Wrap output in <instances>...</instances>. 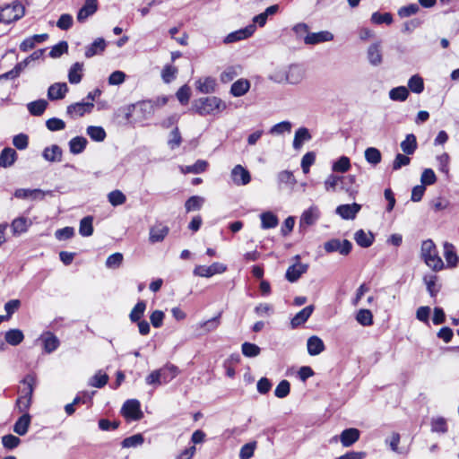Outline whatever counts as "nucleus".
Segmentation results:
<instances>
[{
    "label": "nucleus",
    "instance_id": "nucleus-1",
    "mask_svg": "<svg viewBox=\"0 0 459 459\" xmlns=\"http://www.w3.org/2000/svg\"><path fill=\"white\" fill-rule=\"evenodd\" d=\"M193 108L200 116L216 115L227 108L226 103L216 96L204 97L196 100Z\"/></svg>",
    "mask_w": 459,
    "mask_h": 459
},
{
    "label": "nucleus",
    "instance_id": "nucleus-2",
    "mask_svg": "<svg viewBox=\"0 0 459 459\" xmlns=\"http://www.w3.org/2000/svg\"><path fill=\"white\" fill-rule=\"evenodd\" d=\"M37 383L34 374L27 375L22 381V387L20 389V396L16 401V406L21 412L28 413L27 411L30 407L32 394Z\"/></svg>",
    "mask_w": 459,
    "mask_h": 459
},
{
    "label": "nucleus",
    "instance_id": "nucleus-3",
    "mask_svg": "<svg viewBox=\"0 0 459 459\" xmlns=\"http://www.w3.org/2000/svg\"><path fill=\"white\" fill-rule=\"evenodd\" d=\"M421 256L426 264L433 271H441L445 266L441 257L438 255L437 247L431 239L422 242Z\"/></svg>",
    "mask_w": 459,
    "mask_h": 459
},
{
    "label": "nucleus",
    "instance_id": "nucleus-4",
    "mask_svg": "<svg viewBox=\"0 0 459 459\" xmlns=\"http://www.w3.org/2000/svg\"><path fill=\"white\" fill-rule=\"evenodd\" d=\"M25 13L24 6L18 1L0 7V22L10 23L21 19Z\"/></svg>",
    "mask_w": 459,
    "mask_h": 459
},
{
    "label": "nucleus",
    "instance_id": "nucleus-5",
    "mask_svg": "<svg viewBox=\"0 0 459 459\" xmlns=\"http://www.w3.org/2000/svg\"><path fill=\"white\" fill-rule=\"evenodd\" d=\"M227 271V265L215 262L211 265H196L193 271L194 275L199 277L210 278L215 274H221Z\"/></svg>",
    "mask_w": 459,
    "mask_h": 459
},
{
    "label": "nucleus",
    "instance_id": "nucleus-6",
    "mask_svg": "<svg viewBox=\"0 0 459 459\" xmlns=\"http://www.w3.org/2000/svg\"><path fill=\"white\" fill-rule=\"evenodd\" d=\"M324 248L326 253L338 252L342 255H347L351 251L352 244L347 239L332 238L324 244Z\"/></svg>",
    "mask_w": 459,
    "mask_h": 459
},
{
    "label": "nucleus",
    "instance_id": "nucleus-7",
    "mask_svg": "<svg viewBox=\"0 0 459 459\" xmlns=\"http://www.w3.org/2000/svg\"><path fill=\"white\" fill-rule=\"evenodd\" d=\"M94 108V104L92 102H76L69 105L66 108V114L71 118L81 117L85 114H90Z\"/></svg>",
    "mask_w": 459,
    "mask_h": 459
},
{
    "label": "nucleus",
    "instance_id": "nucleus-8",
    "mask_svg": "<svg viewBox=\"0 0 459 459\" xmlns=\"http://www.w3.org/2000/svg\"><path fill=\"white\" fill-rule=\"evenodd\" d=\"M305 79V70L299 65H290L286 68V83L298 85Z\"/></svg>",
    "mask_w": 459,
    "mask_h": 459
},
{
    "label": "nucleus",
    "instance_id": "nucleus-9",
    "mask_svg": "<svg viewBox=\"0 0 459 459\" xmlns=\"http://www.w3.org/2000/svg\"><path fill=\"white\" fill-rule=\"evenodd\" d=\"M230 178L236 186H246L251 181L249 171L239 164L231 169Z\"/></svg>",
    "mask_w": 459,
    "mask_h": 459
},
{
    "label": "nucleus",
    "instance_id": "nucleus-10",
    "mask_svg": "<svg viewBox=\"0 0 459 459\" xmlns=\"http://www.w3.org/2000/svg\"><path fill=\"white\" fill-rule=\"evenodd\" d=\"M122 413L126 419L138 420L142 419L143 412L140 408V403L137 400H128L122 407Z\"/></svg>",
    "mask_w": 459,
    "mask_h": 459
},
{
    "label": "nucleus",
    "instance_id": "nucleus-11",
    "mask_svg": "<svg viewBox=\"0 0 459 459\" xmlns=\"http://www.w3.org/2000/svg\"><path fill=\"white\" fill-rule=\"evenodd\" d=\"M367 57L369 64L373 66H379L383 63L381 41H376L368 48Z\"/></svg>",
    "mask_w": 459,
    "mask_h": 459
},
{
    "label": "nucleus",
    "instance_id": "nucleus-12",
    "mask_svg": "<svg viewBox=\"0 0 459 459\" xmlns=\"http://www.w3.org/2000/svg\"><path fill=\"white\" fill-rule=\"evenodd\" d=\"M333 34L328 30L307 33L304 37V43L307 45H316L323 42L332 41Z\"/></svg>",
    "mask_w": 459,
    "mask_h": 459
},
{
    "label": "nucleus",
    "instance_id": "nucleus-13",
    "mask_svg": "<svg viewBox=\"0 0 459 459\" xmlns=\"http://www.w3.org/2000/svg\"><path fill=\"white\" fill-rule=\"evenodd\" d=\"M255 30V25L250 24L244 29L233 31L226 36L224 43L230 44L249 38Z\"/></svg>",
    "mask_w": 459,
    "mask_h": 459
},
{
    "label": "nucleus",
    "instance_id": "nucleus-14",
    "mask_svg": "<svg viewBox=\"0 0 459 459\" xmlns=\"http://www.w3.org/2000/svg\"><path fill=\"white\" fill-rule=\"evenodd\" d=\"M98 10V0H85L82 7L78 11L77 21L84 22L90 16L93 15Z\"/></svg>",
    "mask_w": 459,
    "mask_h": 459
},
{
    "label": "nucleus",
    "instance_id": "nucleus-15",
    "mask_svg": "<svg viewBox=\"0 0 459 459\" xmlns=\"http://www.w3.org/2000/svg\"><path fill=\"white\" fill-rule=\"evenodd\" d=\"M220 317H221V314H219L218 316H216L209 320L196 324L195 325V328L197 331L198 334L204 335L211 332L215 331L221 324Z\"/></svg>",
    "mask_w": 459,
    "mask_h": 459
},
{
    "label": "nucleus",
    "instance_id": "nucleus-16",
    "mask_svg": "<svg viewBox=\"0 0 459 459\" xmlns=\"http://www.w3.org/2000/svg\"><path fill=\"white\" fill-rule=\"evenodd\" d=\"M169 229L162 223H157L151 227L149 233V241L151 243L161 242L169 234Z\"/></svg>",
    "mask_w": 459,
    "mask_h": 459
},
{
    "label": "nucleus",
    "instance_id": "nucleus-17",
    "mask_svg": "<svg viewBox=\"0 0 459 459\" xmlns=\"http://www.w3.org/2000/svg\"><path fill=\"white\" fill-rule=\"evenodd\" d=\"M308 269V265L307 264L296 263L290 265L286 272L285 277L290 282H295L298 281L300 276L305 273Z\"/></svg>",
    "mask_w": 459,
    "mask_h": 459
},
{
    "label": "nucleus",
    "instance_id": "nucleus-18",
    "mask_svg": "<svg viewBox=\"0 0 459 459\" xmlns=\"http://www.w3.org/2000/svg\"><path fill=\"white\" fill-rule=\"evenodd\" d=\"M359 435L360 432L358 429H346L341 433L340 441L344 447H349L359 440Z\"/></svg>",
    "mask_w": 459,
    "mask_h": 459
},
{
    "label": "nucleus",
    "instance_id": "nucleus-19",
    "mask_svg": "<svg viewBox=\"0 0 459 459\" xmlns=\"http://www.w3.org/2000/svg\"><path fill=\"white\" fill-rule=\"evenodd\" d=\"M68 91L65 82H56L49 86L48 90V98L51 100H62Z\"/></svg>",
    "mask_w": 459,
    "mask_h": 459
},
{
    "label": "nucleus",
    "instance_id": "nucleus-20",
    "mask_svg": "<svg viewBox=\"0 0 459 459\" xmlns=\"http://www.w3.org/2000/svg\"><path fill=\"white\" fill-rule=\"evenodd\" d=\"M361 206L356 203L351 204H342L336 208V213L345 220H352L359 212Z\"/></svg>",
    "mask_w": 459,
    "mask_h": 459
},
{
    "label": "nucleus",
    "instance_id": "nucleus-21",
    "mask_svg": "<svg viewBox=\"0 0 459 459\" xmlns=\"http://www.w3.org/2000/svg\"><path fill=\"white\" fill-rule=\"evenodd\" d=\"M341 189L344 190L350 196L353 197L358 194V185L354 175L341 176Z\"/></svg>",
    "mask_w": 459,
    "mask_h": 459
},
{
    "label": "nucleus",
    "instance_id": "nucleus-22",
    "mask_svg": "<svg viewBox=\"0 0 459 459\" xmlns=\"http://www.w3.org/2000/svg\"><path fill=\"white\" fill-rule=\"evenodd\" d=\"M307 352L311 356H316L325 349L324 342L316 335H313L307 342Z\"/></svg>",
    "mask_w": 459,
    "mask_h": 459
},
{
    "label": "nucleus",
    "instance_id": "nucleus-23",
    "mask_svg": "<svg viewBox=\"0 0 459 459\" xmlns=\"http://www.w3.org/2000/svg\"><path fill=\"white\" fill-rule=\"evenodd\" d=\"M106 41L102 38L96 39L91 45L86 47L84 56L91 58L96 55L101 54L106 48Z\"/></svg>",
    "mask_w": 459,
    "mask_h": 459
},
{
    "label": "nucleus",
    "instance_id": "nucleus-24",
    "mask_svg": "<svg viewBox=\"0 0 459 459\" xmlns=\"http://www.w3.org/2000/svg\"><path fill=\"white\" fill-rule=\"evenodd\" d=\"M45 195L46 192L40 189L19 188L14 192V196L19 199H43Z\"/></svg>",
    "mask_w": 459,
    "mask_h": 459
},
{
    "label": "nucleus",
    "instance_id": "nucleus-25",
    "mask_svg": "<svg viewBox=\"0 0 459 459\" xmlns=\"http://www.w3.org/2000/svg\"><path fill=\"white\" fill-rule=\"evenodd\" d=\"M17 160V152L14 149L6 147L0 153V167L8 168L13 165Z\"/></svg>",
    "mask_w": 459,
    "mask_h": 459
},
{
    "label": "nucleus",
    "instance_id": "nucleus-26",
    "mask_svg": "<svg viewBox=\"0 0 459 459\" xmlns=\"http://www.w3.org/2000/svg\"><path fill=\"white\" fill-rule=\"evenodd\" d=\"M31 225V221L25 217H18L14 219L11 223L13 234L14 236L25 233L29 227Z\"/></svg>",
    "mask_w": 459,
    "mask_h": 459
},
{
    "label": "nucleus",
    "instance_id": "nucleus-27",
    "mask_svg": "<svg viewBox=\"0 0 459 459\" xmlns=\"http://www.w3.org/2000/svg\"><path fill=\"white\" fill-rule=\"evenodd\" d=\"M312 138L311 134L306 127H299L296 130L293 139V148L299 150L304 143L309 141Z\"/></svg>",
    "mask_w": 459,
    "mask_h": 459
},
{
    "label": "nucleus",
    "instance_id": "nucleus-28",
    "mask_svg": "<svg viewBox=\"0 0 459 459\" xmlns=\"http://www.w3.org/2000/svg\"><path fill=\"white\" fill-rule=\"evenodd\" d=\"M314 311V306L310 305L306 307H304L302 310H300L299 313L296 314V316L291 319V326L293 328H296L305 322L310 317Z\"/></svg>",
    "mask_w": 459,
    "mask_h": 459
},
{
    "label": "nucleus",
    "instance_id": "nucleus-29",
    "mask_svg": "<svg viewBox=\"0 0 459 459\" xmlns=\"http://www.w3.org/2000/svg\"><path fill=\"white\" fill-rule=\"evenodd\" d=\"M319 217V212L316 207L313 206L306 210L301 217L299 225L300 227L313 225Z\"/></svg>",
    "mask_w": 459,
    "mask_h": 459
},
{
    "label": "nucleus",
    "instance_id": "nucleus-30",
    "mask_svg": "<svg viewBox=\"0 0 459 459\" xmlns=\"http://www.w3.org/2000/svg\"><path fill=\"white\" fill-rule=\"evenodd\" d=\"M42 156L48 161L58 162L62 159V150L58 145L54 144L45 148Z\"/></svg>",
    "mask_w": 459,
    "mask_h": 459
},
{
    "label": "nucleus",
    "instance_id": "nucleus-31",
    "mask_svg": "<svg viewBox=\"0 0 459 459\" xmlns=\"http://www.w3.org/2000/svg\"><path fill=\"white\" fill-rule=\"evenodd\" d=\"M250 89V82L247 79H239L236 81L230 88V93L234 97H241L245 95Z\"/></svg>",
    "mask_w": 459,
    "mask_h": 459
},
{
    "label": "nucleus",
    "instance_id": "nucleus-32",
    "mask_svg": "<svg viewBox=\"0 0 459 459\" xmlns=\"http://www.w3.org/2000/svg\"><path fill=\"white\" fill-rule=\"evenodd\" d=\"M261 228L264 230L276 228L279 224L277 216L272 212H264L260 214Z\"/></svg>",
    "mask_w": 459,
    "mask_h": 459
},
{
    "label": "nucleus",
    "instance_id": "nucleus-33",
    "mask_svg": "<svg viewBox=\"0 0 459 459\" xmlns=\"http://www.w3.org/2000/svg\"><path fill=\"white\" fill-rule=\"evenodd\" d=\"M30 415L29 413H23L13 426V431L20 435L23 436L28 432L29 427L30 425Z\"/></svg>",
    "mask_w": 459,
    "mask_h": 459
},
{
    "label": "nucleus",
    "instance_id": "nucleus-34",
    "mask_svg": "<svg viewBox=\"0 0 459 459\" xmlns=\"http://www.w3.org/2000/svg\"><path fill=\"white\" fill-rule=\"evenodd\" d=\"M356 243L361 247H368L374 242V235L371 232H366L363 230H359L354 235Z\"/></svg>",
    "mask_w": 459,
    "mask_h": 459
},
{
    "label": "nucleus",
    "instance_id": "nucleus-35",
    "mask_svg": "<svg viewBox=\"0 0 459 459\" xmlns=\"http://www.w3.org/2000/svg\"><path fill=\"white\" fill-rule=\"evenodd\" d=\"M444 256L448 267H455L457 265L458 256L455 253V247L451 243H444Z\"/></svg>",
    "mask_w": 459,
    "mask_h": 459
},
{
    "label": "nucleus",
    "instance_id": "nucleus-36",
    "mask_svg": "<svg viewBox=\"0 0 459 459\" xmlns=\"http://www.w3.org/2000/svg\"><path fill=\"white\" fill-rule=\"evenodd\" d=\"M159 371L164 384L174 379L179 372L178 367L173 364H166L164 367L160 368Z\"/></svg>",
    "mask_w": 459,
    "mask_h": 459
},
{
    "label": "nucleus",
    "instance_id": "nucleus-37",
    "mask_svg": "<svg viewBox=\"0 0 459 459\" xmlns=\"http://www.w3.org/2000/svg\"><path fill=\"white\" fill-rule=\"evenodd\" d=\"M83 64L76 62L74 64L68 72V81L72 84H77L82 78Z\"/></svg>",
    "mask_w": 459,
    "mask_h": 459
},
{
    "label": "nucleus",
    "instance_id": "nucleus-38",
    "mask_svg": "<svg viewBox=\"0 0 459 459\" xmlns=\"http://www.w3.org/2000/svg\"><path fill=\"white\" fill-rule=\"evenodd\" d=\"M417 140L413 134L406 135L405 139L401 143V149L406 155H411L417 149Z\"/></svg>",
    "mask_w": 459,
    "mask_h": 459
},
{
    "label": "nucleus",
    "instance_id": "nucleus-39",
    "mask_svg": "<svg viewBox=\"0 0 459 459\" xmlns=\"http://www.w3.org/2000/svg\"><path fill=\"white\" fill-rule=\"evenodd\" d=\"M48 105L47 100H38L28 103L27 108L32 116H41L45 112Z\"/></svg>",
    "mask_w": 459,
    "mask_h": 459
},
{
    "label": "nucleus",
    "instance_id": "nucleus-40",
    "mask_svg": "<svg viewBox=\"0 0 459 459\" xmlns=\"http://www.w3.org/2000/svg\"><path fill=\"white\" fill-rule=\"evenodd\" d=\"M216 82L212 77H206L204 80L196 82V88L202 93H211L215 91Z\"/></svg>",
    "mask_w": 459,
    "mask_h": 459
},
{
    "label": "nucleus",
    "instance_id": "nucleus-41",
    "mask_svg": "<svg viewBox=\"0 0 459 459\" xmlns=\"http://www.w3.org/2000/svg\"><path fill=\"white\" fill-rule=\"evenodd\" d=\"M4 338L7 343L16 346L23 341L24 335L19 329H11L5 333Z\"/></svg>",
    "mask_w": 459,
    "mask_h": 459
},
{
    "label": "nucleus",
    "instance_id": "nucleus-42",
    "mask_svg": "<svg viewBox=\"0 0 459 459\" xmlns=\"http://www.w3.org/2000/svg\"><path fill=\"white\" fill-rule=\"evenodd\" d=\"M87 144L86 138L82 136H76L69 142L70 152L73 154H79L83 152Z\"/></svg>",
    "mask_w": 459,
    "mask_h": 459
},
{
    "label": "nucleus",
    "instance_id": "nucleus-43",
    "mask_svg": "<svg viewBox=\"0 0 459 459\" xmlns=\"http://www.w3.org/2000/svg\"><path fill=\"white\" fill-rule=\"evenodd\" d=\"M365 159L366 160L373 165L377 166L381 162L382 155L378 149L375 147H368L365 150Z\"/></svg>",
    "mask_w": 459,
    "mask_h": 459
},
{
    "label": "nucleus",
    "instance_id": "nucleus-44",
    "mask_svg": "<svg viewBox=\"0 0 459 459\" xmlns=\"http://www.w3.org/2000/svg\"><path fill=\"white\" fill-rule=\"evenodd\" d=\"M351 160L347 156L340 157L332 165V170L337 173H345L351 169Z\"/></svg>",
    "mask_w": 459,
    "mask_h": 459
},
{
    "label": "nucleus",
    "instance_id": "nucleus-45",
    "mask_svg": "<svg viewBox=\"0 0 459 459\" xmlns=\"http://www.w3.org/2000/svg\"><path fill=\"white\" fill-rule=\"evenodd\" d=\"M44 350L47 353H51L59 346V340L54 334L48 333L43 336Z\"/></svg>",
    "mask_w": 459,
    "mask_h": 459
},
{
    "label": "nucleus",
    "instance_id": "nucleus-46",
    "mask_svg": "<svg viewBox=\"0 0 459 459\" xmlns=\"http://www.w3.org/2000/svg\"><path fill=\"white\" fill-rule=\"evenodd\" d=\"M409 96V91L405 86L393 88L389 91V98L394 101H404Z\"/></svg>",
    "mask_w": 459,
    "mask_h": 459
},
{
    "label": "nucleus",
    "instance_id": "nucleus-47",
    "mask_svg": "<svg viewBox=\"0 0 459 459\" xmlns=\"http://www.w3.org/2000/svg\"><path fill=\"white\" fill-rule=\"evenodd\" d=\"M92 217L87 216L80 221L79 233L83 237H90L93 233Z\"/></svg>",
    "mask_w": 459,
    "mask_h": 459
},
{
    "label": "nucleus",
    "instance_id": "nucleus-48",
    "mask_svg": "<svg viewBox=\"0 0 459 459\" xmlns=\"http://www.w3.org/2000/svg\"><path fill=\"white\" fill-rule=\"evenodd\" d=\"M146 309V302L143 300H140L134 307L132 311L130 312L129 317L132 322H138L141 320L142 316L144 314Z\"/></svg>",
    "mask_w": 459,
    "mask_h": 459
},
{
    "label": "nucleus",
    "instance_id": "nucleus-49",
    "mask_svg": "<svg viewBox=\"0 0 459 459\" xmlns=\"http://www.w3.org/2000/svg\"><path fill=\"white\" fill-rule=\"evenodd\" d=\"M408 87L414 93H421L424 90L423 79L418 74L412 75L409 79Z\"/></svg>",
    "mask_w": 459,
    "mask_h": 459
},
{
    "label": "nucleus",
    "instance_id": "nucleus-50",
    "mask_svg": "<svg viewBox=\"0 0 459 459\" xmlns=\"http://www.w3.org/2000/svg\"><path fill=\"white\" fill-rule=\"evenodd\" d=\"M356 320L363 326L373 325V315L368 309H359L356 315Z\"/></svg>",
    "mask_w": 459,
    "mask_h": 459
},
{
    "label": "nucleus",
    "instance_id": "nucleus-51",
    "mask_svg": "<svg viewBox=\"0 0 459 459\" xmlns=\"http://www.w3.org/2000/svg\"><path fill=\"white\" fill-rule=\"evenodd\" d=\"M87 134L96 142H102L106 138V132L101 126H90L87 128Z\"/></svg>",
    "mask_w": 459,
    "mask_h": 459
},
{
    "label": "nucleus",
    "instance_id": "nucleus-52",
    "mask_svg": "<svg viewBox=\"0 0 459 459\" xmlns=\"http://www.w3.org/2000/svg\"><path fill=\"white\" fill-rule=\"evenodd\" d=\"M144 441L142 434H135L131 437L125 438L121 445L124 448H131L141 446Z\"/></svg>",
    "mask_w": 459,
    "mask_h": 459
},
{
    "label": "nucleus",
    "instance_id": "nucleus-53",
    "mask_svg": "<svg viewBox=\"0 0 459 459\" xmlns=\"http://www.w3.org/2000/svg\"><path fill=\"white\" fill-rule=\"evenodd\" d=\"M437 277L436 275H425L423 281L427 286V290L431 297H435L439 291V288L437 286Z\"/></svg>",
    "mask_w": 459,
    "mask_h": 459
},
{
    "label": "nucleus",
    "instance_id": "nucleus-54",
    "mask_svg": "<svg viewBox=\"0 0 459 459\" xmlns=\"http://www.w3.org/2000/svg\"><path fill=\"white\" fill-rule=\"evenodd\" d=\"M204 203V199L201 196L194 195L187 199L185 204L186 212L200 210Z\"/></svg>",
    "mask_w": 459,
    "mask_h": 459
},
{
    "label": "nucleus",
    "instance_id": "nucleus-55",
    "mask_svg": "<svg viewBox=\"0 0 459 459\" xmlns=\"http://www.w3.org/2000/svg\"><path fill=\"white\" fill-rule=\"evenodd\" d=\"M241 351L244 356L254 358L260 354L261 349L255 343L244 342Z\"/></svg>",
    "mask_w": 459,
    "mask_h": 459
},
{
    "label": "nucleus",
    "instance_id": "nucleus-56",
    "mask_svg": "<svg viewBox=\"0 0 459 459\" xmlns=\"http://www.w3.org/2000/svg\"><path fill=\"white\" fill-rule=\"evenodd\" d=\"M277 179L279 182V185H286L293 186L296 184V179L292 172L289 170H283L281 171L278 176Z\"/></svg>",
    "mask_w": 459,
    "mask_h": 459
},
{
    "label": "nucleus",
    "instance_id": "nucleus-57",
    "mask_svg": "<svg viewBox=\"0 0 459 459\" xmlns=\"http://www.w3.org/2000/svg\"><path fill=\"white\" fill-rule=\"evenodd\" d=\"M371 22L376 24H391L393 22V16L390 13H373L371 15Z\"/></svg>",
    "mask_w": 459,
    "mask_h": 459
},
{
    "label": "nucleus",
    "instance_id": "nucleus-58",
    "mask_svg": "<svg viewBox=\"0 0 459 459\" xmlns=\"http://www.w3.org/2000/svg\"><path fill=\"white\" fill-rule=\"evenodd\" d=\"M108 202L113 206L124 204L126 201V195L120 190L111 191L108 194Z\"/></svg>",
    "mask_w": 459,
    "mask_h": 459
},
{
    "label": "nucleus",
    "instance_id": "nucleus-59",
    "mask_svg": "<svg viewBox=\"0 0 459 459\" xmlns=\"http://www.w3.org/2000/svg\"><path fill=\"white\" fill-rule=\"evenodd\" d=\"M124 256L121 253H114L106 260V266L109 269L118 268L123 262Z\"/></svg>",
    "mask_w": 459,
    "mask_h": 459
},
{
    "label": "nucleus",
    "instance_id": "nucleus-60",
    "mask_svg": "<svg viewBox=\"0 0 459 459\" xmlns=\"http://www.w3.org/2000/svg\"><path fill=\"white\" fill-rule=\"evenodd\" d=\"M341 176L330 174L324 182L325 190L332 192L336 191L337 186L341 182Z\"/></svg>",
    "mask_w": 459,
    "mask_h": 459
},
{
    "label": "nucleus",
    "instance_id": "nucleus-61",
    "mask_svg": "<svg viewBox=\"0 0 459 459\" xmlns=\"http://www.w3.org/2000/svg\"><path fill=\"white\" fill-rule=\"evenodd\" d=\"M178 73V69L170 65H167L164 66L161 72V78L166 83H169L176 78V74Z\"/></svg>",
    "mask_w": 459,
    "mask_h": 459
},
{
    "label": "nucleus",
    "instance_id": "nucleus-62",
    "mask_svg": "<svg viewBox=\"0 0 459 459\" xmlns=\"http://www.w3.org/2000/svg\"><path fill=\"white\" fill-rule=\"evenodd\" d=\"M290 391V385L287 380H281L274 390V394L278 398L286 397Z\"/></svg>",
    "mask_w": 459,
    "mask_h": 459
},
{
    "label": "nucleus",
    "instance_id": "nucleus-63",
    "mask_svg": "<svg viewBox=\"0 0 459 459\" xmlns=\"http://www.w3.org/2000/svg\"><path fill=\"white\" fill-rule=\"evenodd\" d=\"M20 443L21 439L12 434L2 437V444L7 449H14L20 445Z\"/></svg>",
    "mask_w": 459,
    "mask_h": 459
},
{
    "label": "nucleus",
    "instance_id": "nucleus-64",
    "mask_svg": "<svg viewBox=\"0 0 459 459\" xmlns=\"http://www.w3.org/2000/svg\"><path fill=\"white\" fill-rule=\"evenodd\" d=\"M256 448V442H250L244 445L239 452L240 459H250L254 455V452Z\"/></svg>",
    "mask_w": 459,
    "mask_h": 459
}]
</instances>
